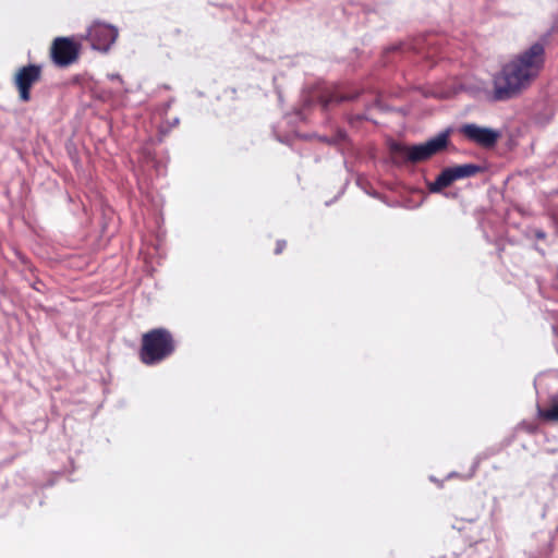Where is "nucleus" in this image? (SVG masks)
Returning <instances> with one entry per match:
<instances>
[{"instance_id":"nucleus-8","label":"nucleus","mask_w":558,"mask_h":558,"mask_svg":"<svg viewBox=\"0 0 558 558\" xmlns=\"http://www.w3.org/2000/svg\"><path fill=\"white\" fill-rule=\"evenodd\" d=\"M43 66L40 64H27L16 72L14 84L19 90L20 99L24 102L31 100V89L41 78Z\"/></svg>"},{"instance_id":"nucleus-6","label":"nucleus","mask_w":558,"mask_h":558,"mask_svg":"<svg viewBox=\"0 0 558 558\" xmlns=\"http://www.w3.org/2000/svg\"><path fill=\"white\" fill-rule=\"evenodd\" d=\"M86 38L93 49L107 52L118 38V29L96 21L88 27Z\"/></svg>"},{"instance_id":"nucleus-14","label":"nucleus","mask_w":558,"mask_h":558,"mask_svg":"<svg viewBox=\"0 0 558 558\" xmlns=\"http://www.w3.org/2000/svg\"><path fill=\"white\" fill-rule=\"evenodd\" d=\"M534 235H535V238H536V239H538V240H544V239L546 238V233H545V231H543L542 229H536V230L534 231Z\"/></svg>"},{"instance_id":"nucleus-12","label":"nucleus","mask_w":558,"mask_h":558,"mask_svg":"<svg viewBox=\"0 0 558 558\" xmlns=\"http://www.w3.org/2000/svg\"><path fill=\"white\" fill-rule=\"evenodd\" d=\"M345 132L343 131H339L337 133V136L335 138H327V137H324L323 141L329 143V144H336V143H339L340 141H343L345 138Z\"/></svg>"},{"instance_id":"nucleus-18","label":"nucleus","mask_w":558,"mask_h":558,"mask_svg":"<svg viewBox=\"0 0 558 558\" xmlns=\"http://www.w3.org/2000/svg\"><path fill=\"white\" fill-rule=\"evenodd\" d=\"M178 123H179V119H178V118H175V119L173 120L172 125H177Z\"/></svg>"},{"instance_id":"nucleus-15","label":"nucleus","mask_w":558,"mask_h":558,"mask_svg":"<svg viewBox=\"0 0 558 558\" xmlns=\"http://www.w3.org/2000/svg\"><path fill=\"white\" fill-rule=\"evenodd\" d=\"M108 78L111 81H117L122 84V77L118 73L108 74Z\"/></svg>"},{"instance_id":"nucleus-5","label":"nucleus","mask_w":558,"mask_h":558,"mask_svg":"<svg viewBox=\"0 0 558 558\" xmlns=\"http://www.w3.org/2000/svg\"><path fill=\"white\" fill-rule=\"evenodd\" d=\"M80 44L69 37H58L53 40L50 56L52 62L59 68H66L74 63L80 56Z\"/></svg>"},{"instance_id":"nucleus-16","label":"nucleus","mask_w":558,"mask_h":558,"mask_svg":"<svg viewBox=\"0 0 558 558\" xmlns=\"http://www.w3.org/2000/svg\"><path fill=\"white\" fill-rule=\"evenodd\" d=\"M400 47H401L400 45H399V46H390V47L387 49V51H395V50H397V49H400Z\"/></svg>"},{"instance_id":"nucleus-10","label":"nucleus","mask_w":558,"mask_h":558,"mask_svg":"<svg viewBox=\"0 0 558 558\" xmlns=\"http://www.w3.org/2000/svg\"><path fill=\"white\" fill-rule=\"evenodd\" d=\"M494 546L487 541L475 542L470 549V558H492Z\"/></svg>"},{"instance_id":"nucleus-7","label":"nucleus","mask_w":558,"mask_h":558,"mask_svg":"<svg viewBox=\"0 0 558 558\" xmlns=\"http://www.w3.org/2000/svg\"><path fill=\"white\" fill-rule=\"evenodd\" d=\"M459 133L473 144L484 148H492L500 137V132L488 126H481L475 123H464L459 128Z\"/></svg>"},{"instance_id":"nucleus-9","label":"nucleus","mask_w":558,"mask_h":558,"mask_svg":"<svg viewBox=\"0 0 558 558\" xmlns=\"http://www.w3.org/2000/svg\"><path fill=\"white\" fill-rule=\"evenodd\" d=\"M537 416L545 422L558 423V402L556 396L550 399L549 408L543 409L537 405Z\"/></svg>"},{"instance_id":"nucleus-4","label":"nucleus","mask_w":558,"mask_h":558,"mask_svg":"<svg viewBox=\"0 0 558 558\" xmlns=\"http://www.w3.org/2000/svg\"><path fill=\"white\" fill-rule=\"evenodd\" d=\"M484 170V167L475 163L445 168L434 182L428 183V190L430 193H440L456 180L474 177Z\"/></svg>"},{"instance_id":"nucleus-2","label":"nucleus","mask_w":558,"mask_h":558,"mask_svg":"<svg viewBox=\"0 0 558 558\" xmlns=\"http://www.w3.org/2000/svg\"><path fill=\"white\" fill-rule=\"evenodd\" d=\"M174 350L171 332L165 328H156L143 336L140 357L144 364L155 365L170 356Z\"/></svg>"},{"instance_id":"nucleus-13","label":"nucleus","mask_w":558,"mask_h":558,"mask_svg":"<svg viewBox=\"0 0 558 558\" xmlns=\"http://www.w3.org/2000/svg\"><path fill=\"white\" fill-rule=\"evenodd\" d=\"M284 247H286V241H283V240L277 241L275 253L280 254L284 250Z\"/></svg>"},{"instance_id":"nucleus-11","label":"nucleus","mask_w":558,"mask_h":558,"mask_svg":"<svg viewBox=\"0 0 558 558\" xmlns=\"http://www.w3.org/2000/svg\"><path fill=\"white\" fill-rule=\"evenodd\" d=\"M355 97H356V95L348 96V95H342L337 90H331V92H328V93L322 95L320 102H322L323 107L326 109L333 104H340L342 101L352 100Z\"/></svg>"},{"instance_id":"nucleus-17","label":"nucleus","mask_w":558,"mask_h":558,"mask_svg":"<svg viewBox=\"0 0 558 558\" xmlns=\"http://www.w3.org/2000/svg\"><path fill=\"white\" fill-rule=\"evenodd\" d=\"M553 331L558 337V324L553 326Z\"/></svg>"},{"instance_id":"nucleus-3","label":"nucleus","mask_w":558,"mask_h":558,"mask_svg":"<svg viewBox=\"0 0 558 558\" xmlns=\"http://www.w3.org/2000/svg\"><path fill=\"white\" fill-rule=\"evenodd\" d=\"M449 130L441 131L425 143L412 146L393 143L391 145V151L395 155L402 157L405 161L413 163L421 162L447 148L449 143Z\"/></svg>"},{"instance_id":"nucleus-1","label":"nucleus","mask_w":558,"mask_h":558,"mask_svg":"<svg viewBox=\"0 0 558 558\" xmlns=\"http://www.w3.org/2000/svg\"><path fill=\"white\" fill-rule=\"evenodd\" d=\"M545 64V46L534 43L527 49L514 56L494 76L495 100H508L527 88L539 75Z\"/></svg>"}]
</instances>
